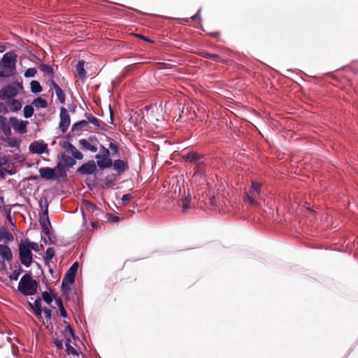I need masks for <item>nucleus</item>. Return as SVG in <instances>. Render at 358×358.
<instances>
[{
	"instance_id": "f257e3e1",
	"label": "nucleus",
	"mask_w": 358,
	"mask_h": 358,
	"mask_svg": "<svg viewBox=\"0 0 358 358\" xmlns=\"http://www.w3.org/2000/svg\"><path fill=\"white\" fill-rule=\"evenodd\" d=\"M38 282L34 280L31 274L24 275L19 282L18 290L24 296L34 295L37 292Z\"/></svg>"
},
{
	"instance_id": "f03ea898",
	"label": "nucleus",
	"mask_w": 358,
	"mask_h": 358,
	"mask_svg": "<svg viewBox=\"0 0 358 358\" xmlns=\"http://www.w3.org/2000/svg\"><path fill=\"white\" fill-rule=\"evenodd\" d=\"M262 184L255 181H252L251 187L249 192H245L243 201L245 203H248L252 206H259V203L256 201L257 196L261 192Z\"/></svg>"
},
{
	"instance_id": "7ed1b4c3",
	"label": "nucleus",
	"mask_w": 358,
	"mask_h": 358,
	"mask_svg": "<svg viewBox=\"0 0 358 358\" xmlns=\"http://www.w3.org/2000/svg\"><path fill=\"white\" fill-rule=\"evenodd\" d=\"M110 152L109 150L103 145H100L99 152L95 155L97 159V166L101 169L110 168L113 165V160L110 157Z\"/></svg>"
},
{
	"instance_id": "20e7f679",
	"label": "nucleus",
	"mask_w": 358,
	"mask_h": 358,
	"mask_svg": "<svg viewBox=\"0 0 358 358\" xmlns=\"http://www.w3.org/2000/svg\"><path fill=\"white\" fill-rule=\"evenodd\" d=\"M78 263H73L65 273L62 282V291L66 294L70 290L69 285L75 282V277L78 268Z\"/></svg>"
},
{
	"instance_id": "39448f33",
	"label": "nucleus",
	"mask_w": 358,
	"mask_h": 358,
	"mask_svg": "<svg viewBox=\"0 0 358 358\" xmlns=\"http://www.w3.org/2000/svg\"><path fill=\"white\" fill-rule=\"evenodd\" d=\"M32 252L22 241L19 244V257L21 263L26 267H29L32 262Z\"/></svg>"
},
{
	"instance_id": "423d86ee",
	"label": "nucleus",
	"mask_w": 358,
	"mask_h": 358,
	"mask_svg": "<svg viewBox=\"0 0 358 358\" xmlns=\"http://www.w3.org/2000/svg\"><path fill=\"white\" fill-rule=\"evenodd\" d=\"M59 119V127L63 133H65L70 125L71 118L67 109L64 107L60 108Z\"/></svg>"
},
{
	"instance_id": "0eeeda50",
	"label": "nucleus",
	"mask_w": 358,
	"mask_h": 358,
	"mask_svg": "<svg viewBox=\"0 0 358 358\" xmlns=\"http://www.w3.org/2000/svg\"><path fill=\"white\" fill-rule=\"evenodd\" d=\"M97 170V164L94 160H90L84 163L78 169V172L81 175H91Z\"/></svg>"
},
{
	"instance_id": "6e6552de",
	"label": "nucleus",
	"mask_w": 358,
	"mask_h": 358,
	"mask_svg": "<svg viewBox=\"0 0 358 358\" xmlns=\"http://www.w3.org/2000/svg\"><path fill=\"white\" fill-rule=\"evenodd\" d=\"M99 143L98 141L94 137H90L88 140L82 138L79 141V144L82 148L90 150L92 152H96L98 150L96 144Z\"/></svg>"
},
{
	"instance_id": "1a4fd4ad",
	"label": "nucleus",
	"mask_w": 358,
	"mask_h": 358,
	"mask_svg": "<svg viewBox=\"0 0 358 358\" xmlns=\"http://www.w3.org/2000/svg\"><path fill=\"white\" fill-rule=\"evenodd\" d=\"M63 148L66 150V152L71 154L72 157L75 159L81 160L83 159V155L80 152L73 144L66 141L63 143Z\"/></svg>"
},
{
	"instance_id": "9d476101",
	"label": "nucleus",
	"mask_w": 358,
	"mask_h": 358,
	"mask_svg": "<svg viewBox=\"0 0 358 358\" xmlns=\"http://www.w3.org/2000/svg\"><path fill=\"white\" fill-rule=\"evenodd\" d=\"M40 176L45 180H58L56 170L50 167H41L38 170Z\"/></svg>"
},
{
	"instance_id": "9b49d317",
	"label": "nucleus",
	"mask_w": 358,
	"mask_h": 358,
	"mask_svg": "<svg viewBox=\"0 0 358 358\" xmlns=\"http://www.w3.org/2000/svg\"><path fill=\"white\" fill-rule=\"evenodd\" d=\"M18 93L17 88L14 86L8 85L4 87L0 91V99L6 100L7 99L15 97Z\"/></svg>"
},
{
	"instance_id": "f8f14e48",
	"label": "nucleus",
	"mask_w": 358,
	"mask_h": 358,
	"mask_svg": "<svg viewBox=\"0 0 358 358\" xmlns=\"http://www.w3.org/2000/svg\"><path fill=\"white\" fill-rule=\"evenodd\" d=\"M10 122L14 130L18 131L21 134L27 133V129L25 122L20 120L15 117H11L10 118Z\"/></svg>"
},
{
	"instance_id": "ddd939ff",
	"label": "nucleus",
	"mask_w": 358,
	"mask_h": 358,
	"mask_svg": "<svg viewBox=\"0 0 358 358\" xmlns=\"http://www.w3.org/2000/svg\"><path fill=\"white\" fill-rule=\"evenodd\" d=\"M17 55L12 52H6L3 55L1 60V65L9 66L12 69H15V62H16Z\"/></svg>"
},
{
	"instance_id": "4468645a",
	"label": "nucleus",
	"mask_w": 358,
	"mask_h": 358,
	"mask_svg": "<svg viewBox=\"0 0 358 358\" xmlns=\"http://www.w3.org/2000/svg\"><path fill=\"white\" fill-rule=\"evenodd\" d=\"M203 155H199L194 152H188L185 157L186 161L194 163L195 165L203 164Z\"/></svg>"
},
{
	"instance_id": "2eb2a0df",
	"label": "nucleus",
	"mask_w": 358,
	"mask_h": 358,
	"mask_svg": "<svg viewBox=\"0 0 358 358\" xmlns=\"http://www.w3.org/2000/svg\"><path fill=\"white\" fill-rule=\"evenodd\" d=\"M43 216L44 217H45L48 224H43L42 231L48 237L50 241L52 243L53 238H55V237L52 236L50 231V227H51V224L48 215V205H46L45 209L43 211Z\"/></svg>"
},
{
	"instance_id": "dca6fc26",
	"label": "nucleus",
	"mask_w": 358,
	"mask_h": 358,
	"mask_svg": "<svg viewBox=\"0 0 358 358\" xmlns=\"http://www.w3.org/2000/svg\"><path fill=\"white\" fill-rule=\"evenodd\" d=\"M30 150L36 154H43L48 149L46 144L38 141H34L29 146Z\"/></svg>"
},
{
	"instance_id": "f3484780",
	"label": "nucleus",
	"mask_w": 358,
	"mask_h": 358,
	"mask_svg": "<svg viewBox=\"0 0 358 358\" xmlns=\"http://www.w3.org/2000/svg\"><path fill=\"white\" fill-rule=\"evenodd\" d=\"M82 209L83 212L85 210L92 214L95 213L96 215L101 212L100 209L95 204L87 200L83 201Z\"/></svg>"
},
{
	"instance_id": "a211bd4d",
	"label": "nucleus",
	"mask_w": 358,
	"mask_h": 358,
	"mask_svg": "<svg viewBox=\"0 0 358 358\" xmlns=\"http://www.w3.org/2000/svg\"><path fill=\"white\" fill-rule=\"evenodd\" d=\"M57 158L59 160L62 161L67 168L73 167L76 164V161L73 157L68 156L64 152H61Z\"/></svg>"
},
{
	"instance_id": "6ab92c4d",
	"label": "nucleus",
	"mask_w": 358,
	"mask_h": 358,
	"mask_svg": "<svg viewBox=\"0 0 358 358\" xmlns=\"http://www.w3.org/2000/svg\"><path fill=\"white\" fill-rule=\"evenodd\" d=\"M112 166H113V169L117 171L119 174H121L128 169L127 162L122 159L115 160Z\"/></svg>"
},
{
	"instance_id": "aec40b11",
	"label": "nucleus",
	"mask_w": 358,
	"mask_h": 358,
	"mask_svg": "<svg viewBox=\"0 0 358 358\" xmlns=\"http://www.w3.org/2000/svg\"><path fill=\"white\" fill-rule=\"evenodd\" d=\"M15 74V69L0 64V78H10Z\"/></svg>"
},
{
	"instance_id": "412c9836",
	"label": "nucleus",
	"mask_w": 358,
	"mask_h": 358,
	"mask_svg": "<svg viewBox=\"0 0 358 358\" xmlns=\"http://www.w3.org/2000/svg\"><path fill=\"white\" fill-rule=\"evenodd\" d=\"M0 257L6 261H10L13 258L12 252L6 245H0Z\"/></svg>"
},
{
	"instance_id": "4be33fe9",
	"label": "nucleus",
	"mask_w": 358,
	"mask_h": 358,
	"mask_svg": "<svg viewBox=\"0 0 358 358\" xmlns=\"http://www.w3.org/2000/svg\"><path fill=\"white\" fill-rule=\"evenodd\" d=\"M40 70L43 73L44 76L47 78H54L55 72L53 69L48 64H41L39 66Z\"/></svg>"
},
{
	"instance_id": "5701e85b",
	"label": "nucleus",
	"mask_w": 358,
	"mask_h": 358,
	"mask_svg": "<svg viewBox=\"0 0 358 358\" xmlns=\"http://www.w3.org/2000/svg\"><path fill=\"white\" fill-rule=\"evenodd\" d=\"M66 167L67 166L64 165L63 162L61 160H59L57 164V166L54 169L56 170V175L59 179L66 176Z\"/></svg>"
},
{
	"instance_id": "b1692460",
	"label": "nucleus",
	"mask_w": 358,
	"mask_h": 358,
	"mask_svg": "<svg viewBox=\"0 0 358 358\" xmlns=\"http://www.w3.org/2000/svg\"><path fill=\"white\" fill-rule=\"evenodd\" d=\"M0 129L6 137L8 138L10 136L11 129L10 124L7 122L6 117H5L4 121L0 122Z\"/></svg>"
},
{
	"instance_id": "393cba45",
	"label": "nucleus",
	"mask_w": 358,
	"mask_h": 358,
	"mask_svg": "<svg viewBox=\"0 0 358 358\" xmlns=\"http://www.w3.org/2000/svg\"><path fill=\"white\" fill-rule=\"evenodd\" d=\"M29 305L34 310V312L36 315L40 316L41 315V313L43 312V309L41 307V299L39 298L37 299H35L32 303L29 302Z\"/></svg>"
},
{
	"instance_id": "a878e982",
	"label": "nucleus",
	"mask_w": 358,
	"mask_h": 358,
	"mask_svg": "<svg viewBox=\"0 0 358 358\" xmlns=\"http://www.w3.org/2000/svg\"><path fill=\"white\" fill-rule=\"evenodd\" d=\"M84 65V60H80L76 65V71L78 73V76L80 79H83L86 77V71Z\"/></svg>"
},
{
	"instance_id": "bb28decb",
	"label": "nucleus",
	"mask_w": 358,
	"mask_h": 358,
	"mask_svg": "<svg viewBox=\"0 0 358 358\" xmlns=\"http://www.w3.org/2000/svg\"><path fill=\"white\" fill-rule=\"evenodd\" d=\"M87 126H88V122L87 120L79 121L73 124V126L71 127V131L72 132L80 131L83 129L87 127Z\"/></svg>"
},
{
	"instance_id": "cd10ccee",
	"label": "nucleus",
	"mask_w": 358,
	"mask_h": 358,
	"mask_svg": "<svg viewBox=\"0 0 358 358\" xmlns=\"http://www.w3.org/2000/svg\"><path fill=\"white\" fill-rule=\"evenodd\" d=\"M197 54L203 58L210 59L215 61H218L220 58V55L216 54H212L205 50H200L198 52Z\"/></svg>"
},
{
	"instance_id": "c85d7f7f",
	"label": "nucleus",
	"mask_w": 358,
	"mask_h": 358,
	"mask_svg": "<svg viewBox=\"0 0 358 358\" xmlns=\"http://www.w3.org/2000/svg\"><path fill=\"white\" fill-rule=\"evenodd\" d=\"M65 345L66 348V352H67L68 355H76V356L79 355V353L78 352V351L73 346L71 345V339L70 338L66 339Z\"/></svg>"
},
{
	"instance_id": "c756f323",
	"label": "nucleus",
	"mask_w": 358,
	"mask_h": 358,
	"mask_svg": "<svg viewBox=\"0 0 358 358\" xmlns=\"http://www.w3.org/2000/svg\"><path fill=\"white\" fill-rule=\"evenodd\" d=\"M32 103L36 108H45L48 106L47 101L41 97L35 99Z\"/></svg>"
},
{
	"instance_id": "7c9ffc66",
	"label": "nucleus",
	"mask_w": 358,
	"mask_h": 358,
	"mask_svg": "<svg viewBox=\"0 0 358 358\" xmlns=\"http://www.w3.org/2000/svg\"><path fill=\"white\" fill-rule=\"evenodd\" d=\"M85 117L87 119L88 124L90 122L94 124L96 127L99 128L101 127L99 120L93 116L92 114L85 113Z\"/></svg>"
},
{
	"instance_id": "2f4dec72",
	"label": "nucleus",
	"mask_w": 358,
	"mask_h": 358,
	"mask_svg": "<svg viewBox=\"0 0 358 358\" xmlns=\"http://www.w3.org/2000/svg\"><path fill=\"white\" fill-rule=\"evenodd\" d=\"M31 85V91L33 93H39L42 92L43 88L41 85H40L39 82L36 80H32L30 83Z\"/></svg>"
},
{
	"instance_id": "473e14b6",
	"label": "nucleus",
	"mask_w": 358,
	"mask_h": 358,
	"mask_svg": "<svg viewBox=\"0 0 358 358\" xmlns=\"http://www.w3.org/2000/svg\"><path fill=\"white\" fill-rule=\"evenodd\" d=\"M55 90V94H56L59 101L61 103H64L66 96H65V94L64 93L63 90H62V88L60 87H57V89Z\"/></svg>"
},
{
	"instance_id": "72a5a7b5",
	"label": "nucleus",
	"mask_w": 358,
	"mask_h": 358,
	"mask_svg": "<svg viewBox=\"0 0 358 358\" xmlns=\"http://www.w3.org/2000/svg\"><path fill=\"white\" fill-rule=\"evenodd\" d=\"M10 105L12 111H17L22 108V103L17 99H13Z\"/></svg>"
},
{
	"instance_id": "f704fd0d",
	"label": "nucleus",
	"mask_w": 358,
	"mask_h": 358,
	"mask_svg": "<svg viewBox=\"0 0 358 358\" xmlns=\"http://www.w3.org/2000/svg\"><path fill=\"white\" fill-rule=\"evenodd\" d=\"M24 116L29 118L32 116L34 113V108L31 105H27L23 109Z\"/></svg>"
},
{
	"instance_id": "c9c22d12",
	"label": "nucleus",
	"mask_w": 358,
	"mask_h": 358,
	"mask_svg": "<svg viewBox=\"0 0 358 358\" xmlns=\"http://www.w3.org/2000/svg\"><path fill=\"white\" fill-rule=\"evenodd\" d=\"M55 256V250L52 248H48L45 253V260L50 261Z\"/></svg>"
},
{
	"instance_id": "e433bc0d",
	"label": "nucleus",
	"mask_w": 358,
	"mask_h": 358,
	"mask_svg": "<svg viewBox=\"0 0 358 358\" xmlns=\"http://www.w3.org/2000/svg\"><path fill=\"white\" fill-rule=\"evenodd\" d=\"M195 168H194V175H203V173H206V169L204 167V163L203 164H199V165H195Z\"/></svg>"
},
{
	"instance_id": "4c0bfd02",
	"label": "nucleus",
	"mask_w": 358,
	"mask_h": 358,
	"mask_svg": "<svg viewBox=\"0 0 358 358\" xmlns=\"http://www.w3.org/2000/svg\"><path fill=\"white\" fill-rule=\"evenodd\" d=\"M23 270L20 267L18 269H15L12 274L9 275V278L11 280H17Z\"/></svg>"
},
{
	"instance_id": "58836bf2",
	"label": "nucleus",
	"mask_w": 358,
	"mask_h": 358,
	"mask_svg": "<svg viewBox=\"0 0 358 358\" xmlns=\"http://www.w3.org/2000/svg\"><path fill=\"white\" fill-rule=\"evenodd\" d=\"M190 201H191V198L189 196H186L185 199H182V210L184 212L189 208Z\"/></svg>"
},
{
	"instance_id": "ea45409f",
	"label": "nucleus",
	"mask_w": 358,
	"mask_h": 358,
	"mask_svg": "<svg viewBox=\"0 0 358 358\" xmlns=\"http://www.w3.org/2000/svg\"><path fill=\"white\" fill-rule=\"evenodd\" d=\"M37 71L34 68H29L24 73V76L27 78L34 77L36 74Z\"/></svg>"
},
{
	"instance_id": "a19ab883",
	"label": "nucleus",
	"mask_w": 358,
	"mask_h": 358,
	"mask_svg": "<svg viewBox=\"0 0 358 358\" xmlns=\"http://www.w3.org/2000/svg\"><path fill=\"white\" fill-rule=\"evenodd\" d=\"M42 297L44 301L48 304H50L52 301V298L48 292H43L42 293Z\"/></svg>"
},
{
	"instance_id": "79ce46f5",
	"label": "nucleus",
	"mask_w": 358,
	"mask_h": 358,
	"mask_svg": "<svg viewBox=\"0 0 358 358\" xmlns=\"http://www.w3.org/2000/svg\"><path fill=\"white\" fill-rule=\"evenodd\" d=\"M26 243L27 245H26L29 248H30V250H33L36 252L38 251V245L36 243H34V242H31L29 241V240H27L26 241Z\"/></svg>"
},
{
	"instance_id": "37998d69",
	"label": "nucleus",
	"mask_w": 358,
	"mask_h": 358,
	"mask_svg": "<svg viewBox=\"0 0 358 358\" xmlns=\"http://www.w3.org/2000/svg\"><path fill=\"white\" fill-rule=\"evenodd\" d=\"M133 195L131 194H126L122 196V201L124 205H127L132 199Z\"/></svg>"
},
{
	"instance_id": "c03bdc74",
	"label": "nucleus",
	"mask_w": 358,
	"mask_h": 358,
	"mask_svg": "<svg viewBox=\"0 0 358 358\" xmlns=\"http://www.w3.org/2000/svg\"><path fill=\"white\" fill-rule=\"evenodd\" d=\"M5 173H8L9 175H13L14 173L12 171H8L6 168L1 167V163H0V178H5Z\"/></svg>"
},
{
	"instance_id": "a18cd8bd",
	"label": "nucleus",
	"mask_w": 358,
	"mask_h": 358,
	"mask_svg": "<svg viewBox=\"0 0 358 358\" xmlns=\"http://www.w3.org/2000/svg\"><path fill=\"white\" fill-rule=\"evenodd\" d=\"M43 311L44 313L45 318L47 320H50L51 319V316H52V311H51V310H50V309H48L47 308H45L43 310Z\"/></svg>"
},
{
	"instance_id": "49530a36",
	"label": "nucleus",
	"mask_w": 358,
	"mask_h": 358,
	"mask_svg": "<svg viewBox=\"0 0 358 358\" xmlns=\"http://www.w3.org/2000/svg\"><path fill=\"white\" fill-rule=\"evenodd\" d=\"M109 148L113 152L114 154L118 152L119 148L116 143H115L113 142H110L109 144Z\"/></svg>"
},
{
	"instance_id": "de8ad7c7",
	"label": "nucleus",
	"mask_w": 358,
	"mask_h": 358,
	"mask_svg": "<svg viewBox=\"0 0 358 358\" xmlns=\"http://www.w3.org/2000/svg\"><path fill=\"white\" fill-rule=\"evenodd\" d=\"M54 78H48V83L50 84V88H53L54 90H56L57 89V87H59L53 80Z\"/></svg>"
},
{
	"instance_id": "09e8293b",
	"label": "nucleus",
	"mask_w": 358,
	"mask_h": 358,
	"mask_svg": "<svg viewBox=\"0 0 358 358\" xmlns=\"http://www.w3.org/2000/svg\"><path fill=\"white\" fill-rule=\"evenodd\" d=\"M54 78H48V83L50 84V88H53L54 90H56L57 89V87H59L53 80Z\"/></svg>"
},
{
	"instance_id": "8fccbe9b",
	"label": "nucleus",
	"mask_w": 358,
	"mask_h": 358,
	"mask_svg": "<svg viewBox=\"0 0 358 358\" xmlns=\"http://www.w3.org/2000/svg\"><path fill=\"white\" fill-rule=\"evenodd\" d=\"M3 237L6 241H13V236L10 232H6L3 235Z\"/></svg>"
},
{
	"instance_id": "3c124183",
	"label": "nucleus",
	"mask_w": 358,
	"mask_h": 358,
	"mask_svg": "<svg viewBox=\"0 0 358 358\" xmlns=\"http://www.w3.org/2000/svg\"><path fill=\"white\" fill-rule=\"evenodd\" d=\"M59 313H60V315L62 317H67V313L66 311V310L64 309V307H61V308H59Z\"/></svg>"
},
{
	"instance_id": "603ef678",
	"label": "nucleus",
	"mask_w": 358,
	"mask_h": 358,
	"mask_svg": "<svg viewBox=\"0 0 358 358\" xmlns=\"http://www.w3.org/2000/svg\"><path fill=\"white\" fill-rule=\"evenodd\" d=\"M64 332L66 334L69 333L71 336L74 337V334H73V329H71V327H70V325H68L65 327L64 329Z\"/></svg>"
},
{
	"instance_id": "864d4df0",
	"label": "nucleus",
	"mask_w": 358,
	"mask_h": 358,
	"mask_svg": "<svg viewBox=\"0 0 358 358\" xmlns=\"http://www.w3.org/2000/svg\"><path fill=\"white\" fill-rule=\"evenodd\" d=\"M110 216V221L112 222H117L120 220V217H117L115 215H113L112 214H110L109 215Z\"/></svg>"
},
{
	"instance_id": "5fc2aeb1",
	"label": "nucleus",
	"mask_w": 358,
	"mask_h": 358,
	"mask_svg": "<svg viewBox=\"0 0 358 358\" xmlns=\"http://www.w3.org/2000/svg\"><path fill=\"white\" fill-rule=\"evenodd\" d=\"M54 343L55 345V346L58 348V349H62L63 348V344H62V342L61 341H59V340H55L54 341Z\"/></svg>"
},
{
	"instance_id": "6e6d98bb",
	"label": "nucleus",
	"mask_w": 358,
	"mask_h": 358,
	"mask_svg": "<svg viewBox=\"0 0 358 358\" xmlns=\"http://www.w3.org/2000/svg\"><path fill=\"white\" fill-rule=\"evenodd\" d=\"M55 303H56L57 306H58V308L64 306L63 301L61 298L55 299Z\"/></svg>"
},
{
	"instance_id": "4d7b16f0",
	"label": "nucleus",
	"mask_w": 358,
	"mask_h": 358,
	"mask_svg": "<svg viewBox=\"0 0 358 358\" xmlns=\"http://www.w3.org/2000/svg\"><path fill=\"white\" fill-rule=\"evenodd\" d=\"M68 108H69V111L73 113L76 112L77 107L74 103H72V104H69Z\"/></svg>"
},
{
	"instance_id": "13d9d810",
	"label": "nucleus",
	"mask_w": 358,
	"mask_h": 358,
	"mask_svg": "<svg viewBox=\"0 0 358 358\" xmlns=\"http://www.w3.org/2000/svg\"><path fill=\"white\" fill-rule=\"evenodd\" d=\"M39 222L41 227H43V224H48L47 220L45 217H44L43 215L41 216Z\"/></svg>"
},
{
	"instance_id": "bf43d9fd",
	"label": "nucleus",
	"mask_w": 358,
	"mask_h": 358,
	"mask_svg": "<svg viewBox=\"0 0 358 358\" xmlns=\"http://www.w3.org/2000/svg\"><path fill=\"white\" fill-rule=\"evenodd\" d=\"M138 37L141 38V39H143V41H147V42H153L152 40L149 39L148 37L146 36H142V35H137Z\"/></svg>"
},
{
	"instance_id": "052dcab7",
	"label": "nucleus",
	"mask_w": 358,
	"mask_h": 358,
	"mask_svg": "<svg viewBox=\"0 0 358 358\" xmlns=\"http://www.w3.org/2000/svg\"><path fill=\"white\" fill-rule=\"evenodd\" d=\"M8 161L5 157L0 158V163H1V167L7 164Z\"/></svg>"
},
{
	"instance_id": "680f3d73",
	"label": "nucleus",
	"mask_w": 358,
	"mask_h": 358,
	"mask_svg": "<svg viewBox=\"0 0 358 358\" xmlns=\"http://www.w3.org/2000/svg\"><path fill=\"white\" fill-rule=\"evenodd\" d=\"M210 204L211 205H215V196H213V197H212L210 199Z\"/></svg>"
},
{
	"instance_id": "e2e57ef3",
	"label": "nucleus",
	"mask_w": 358,
	"mask_h": 358,
	"mask_svg": "<svg viewBox=\"0 0 358 358\" xmlns=\"http://www.w3.org/2000/svg\"><path fill=\"white\" fill-rule=\"evenodd\" d=\"M106 185L107 187H111L112 185H113V183L111 181H108V182H106Z\"/></svg>"
},
{
	"instance_id": "0e129e2a",
	"label": "nucleus",
	"mask_w": 358,
	"mask_h": 358,
	"mask_svg": "<svg viewBox=\"0 0 358 358\" xmlns=\"http://www.w3.org/2000/svg\"><path fill=\"white\" fill-rule=\"evenodd\" d=\"M4 120H5V117L0 115V122L1 121H4Z\"/></svg>"
},
{
	"instance_id": "69168bd1",
	"label": "nucleus",
	"mask_w": 358,
	"mask_h": 358,
	"mask_svg": "<svg viewBox=\"0 0 358 358\" xmlns=\"http://www.w3.org/2000/svg\"><path fill=\"white\" fill-rule=\"evenodd\" d=\"M197 16H198V14H196L195 15L192 17V19L195 20L197 17Z\"/></svg>"
},
{
	"instance_id": "338daca9",
	"label": "nucleus",
	"mask_w": 358,
	"mask_h": 358,
	"mask_svg": "<svg viewBox=\"0 0 358 358\" xmlns=\"http://www.w3.org/2000/svg\"><path fill=\"white\" fill-rule=\"evenodd\" d=\"M217 35H218V34H217V33L212 34V36H213V37H216Z\"/></svg>"
},
{
	"instance_id": "774afa93",
	"label": "nucleus",
	"mask_w": 358,
	"mask_h": 358,
	"mask_svg": "<svg viewBox=\"0 0 358 358\" xmlns=\"http://www.w3.org/2000/svg\"><path fill=\"white\" fill-rule=\"evenodd\" d=\"M110 118H111V120H113V113L111 111H110Z\"/></svg>"
}]
</instances>
